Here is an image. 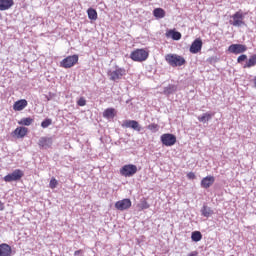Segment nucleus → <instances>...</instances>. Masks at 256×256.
<instances>
[{"label": "nucleus", "mask_w": 256, "mask_h": 256, "mask_svg": "<svg viewBox=\"0 0 256 256\" xmlns=\"http://www.w3.org/2000/svg\"><path fill=\"white\" fill-rule=\"evenodd\" d=\"M165 59L170 67H182V65H185V63H187L183 56L177 54H167L165 56Z\"/></svg>", "instance_id": "nucleus-1"}, {"label": "nucleus", "mask_w": 256, "mask_h": 256, "mask_svg": "<svg viewBox=\"0 0 256 256\" xmlns=\"http://www.w3.org/2000/svg\"><path fill=\"white\" fill-rule=\"evenodd\" d=\"M148 57H149V52L143 49H137L133 51L130 55L131 60L138 61V63L147 61Z\"/></svg>", "instance_id": "nucleus-2"}, {"label": "nucleus", "mask_w": 256, "mask_h": 256, "mask_svg": "<svg viewBox=\"0 0 256 256\" xmlns=\"http://www.w3.org/2000/svg\"><path fill=\"white\" fill-rule=\"evenodd\" d=\"M79 62V55L74 54L72 56H67L60 62V66H62L64 69H71V67H74Z\"/></svg>", "instance_id": "nucleus-3"}, {"label": "nucleus", "mask_w": 256, "mask_h": 256, "mask_svg": "<svg viewBox=\"0 0 256 256\" xmlns=\"http://www.w3.org/2000/svg\"><path fill=\"white\" fill-rule=\"evenodd\" d=\"M243 19H245V15L240 10L231 16L229 23L230 25H233V27H243V25H245V21H243Z\"/></svg>", "instance_id": "nucleus-4"}, {"label": "nucleus", "mask_w": 256, "mask_h": 256, "mask_svg": "<svg viewBox=\"0 0 256 256\" xmlns=\"http://www.w3.org/2000/svg\"><path fill=\"white\" fill-rule=\"evenodd\" d=\"M160 141L165 147H173V145L177 143V136L170 133L162 134L160 137Z\"/></svg>", "instance_id": "nucleus-5"}, {"label": "nucleus", "mask_w": 256, "mask_h": 256, "mask_svg": "<svg viewBox=\"0 0 256 256\" xmlns=\"http://www.w3.org/2000/svg\"><path fill=\"white\" fill-rule=\"evenodd\" d=\"M137 173V166L135 164H126L120 169L122 177H133Z\"/></svg>", "instance_id": "nucleus-6"}, {"label": "nucleus", "mask_w": 256, "mask_h": 256, "mask_svg": "<svg viewBox=\"0 0 256 256\" xmlns=\"http://www.w3.org/2000/svg\"><path fill=\"white\" fill-rule=\"evenodd\" d=\"M25 174L23 173V171L21 169H16L14 170L12 173L7 174L6 176H4V181L6 183H12V181H20L21 178L24 176Z\"/></svg>", "instance_id": "nucleus-7"}, {"label": "nucleus", "mask_w": 256, "mask_h": 256, "mask_svg": "<svg viewBox=\"0 0 256 256\" xmlns=\"http://www.w3.org/2000/svg\"><path fill=\"white\" fill-rule=\"evenodd\" d=\"M125 73V69L116 67L115 70H110L108 72V76L110 77V81H119L120 79H123Z\"/></svg>", "instance_id": "nucleus-8"}, {"label": "nucleus", "mask_w": 256, "mask_h": 256, "mask_svg": "<svg viewBox=\"0 0 256 256\" xmlns=\"http://www.w3.org/2000/svg\"><path fill=\"white\" fill-rule=\"evenodd\" d=\"M131 205H132L131 199L125 198V199L117 201L115 203V208L118 211H127V209H130Z\"/></svg>", "instance_id": "nucleus-9"}, {"label": "nucleus", "mask_w": 256, "mask_h": 256, "mask_svg": "<svg viewBox=\"0 0 256 256\" xmlns=\"http://www.w3.org/2000/svg\"><path fill=\"white\" fill-rule=\"evenodd\" d=\"M228 51L229 53H233L234 55H239L247 51V46L243 44H232L229 46Z\"/></svg>", "instance_id": "nucleus-10"}, {"label": "nucleus", "mask_w": 256, "mask_h": 256, "mask_svg": "<svg viewBox=\"0 0 256 256\" xmlns=\"http://www.w3.org/2000/svg\"><path fill=\"white\" fill-rule=\"evenodd\" d=\"M122 127H126V129H133L134 131H141V125H139L137 120H125Z\"/></svg>", "instance_id": "nucleus-11"}, {"label": "nucleus", "mask_w": 256, "mask_h": 256, "mask_svg": "<svg viewBox=\"0 0 256 256\" xmlns=\"http://www.w3.org/2000/svg\"><path fill=\"white\" fill-rule=\"evenodd\" d=\"M38 145L42 147V149H49V147L53 145V138L41 137L38 141Z\"/></svg>", "instance_id": "nucleus-12"}, {"label": "nucleus", "mask_w": 256, "mask_h": 256, "mask_svg": "<svg viewBox=\"0 0 256 256\" xmlns=\"http://www.w3.org/2000/svg\"><path fill=\"white\" fill-rule=\"evenodd\" d=\"M215 183V177L214 176H206L201 180V187L203 189H209L211 185Z\"/></svg>", "instance_id": "nucleus-13"}, {"label": "nucleus", "mask_w": 256, "mask_h": 256, "mask_svg": "<svg viewBox=\"0 0 256 256\" xmlns=\"http://www.w3.org/2000/svg\"><path fill=\"white\" fill-rule=\"evenodd\" d=\"M13 253V250L11 249V246L7 243L0 244V256H11Z\"/></svg>", "instance_id": "nucleus-14"}, {"label": "nucleus", "mask_w": 256, "mask_h": 256, "mask_svg": "<svg viewBox=\"0 0 256 256\" xmlns=\"http://www.w3.org/2000/svg\"><path fill=\"white\" fill-rule=\"evenodd\" d=\"M203 47V41L201 39H196L190 46V53H199Z\"/></svg>", "instance_id": "nucleus-15"}, {"label": "nucleus", "mask_w": 256, "mask_h": 256, "mask_svg": "<svg viewBox=\"0 0 256 256\" xmlns=\"http://www.w3.org/2000/svg\"><path fill=\"white\" fill-rule=\"evenodd\" d=\"M15 5L13 0H0V11H7Z\"/></svg>", "instance_id": "nucleus-16"}, {"label": "nucleus", "mask_w": 256, "mask_h": 256, "mask_svg": "<svg viewBox=\"0 0 256 256\" xmlns=\"http://www.w3.org/2000/svg\"><path fill=\"white\" fill-rule=\"evenodd\" d=\"M27 105H29V103L25 99H21L14 103L13 109L14 111H23Z\"/></svg>", "instance_id": "nucleus-17"}, {"label": "nucleus", "mask_w": 256, "mask_h": 256, "mask_svg": "<svg viewBox=\"0 0 256 256\" xmlns=\"http://www.w3.org/2000/svg\"><path fill=\"white\" fill-rule=\"evenodd\" d=\"M28 131H29V129H27L25 127H18L13 131V135H15L17 137V139H23V137H25V135H27Z\"/></svg>", "instance_id": "nucleus-18"}, {"label": "nucleus", "mask_w": 256, "mask_h": 256, "mask_svg": "<svg viewBox=\"0 0 256 256\" xmlns=\"http://www.w3.org/2000/svg\"><path fill=\"white\" fill-rule=\"evenodd\" d=\"M173 93H177V85L175 84H170L164 87V90L162 92V94L166 95V97H169V95H173Z\"/></svg>", "instance_id": "nucleus-19"}, {"label": "nucleus", "mask_w": 256, "mask_h": 256, "mask_svg": "<svg viewBox=\"0 0 256 256\" xmlns=\"http://www.w3.org/2000/svg\"><path fill=\"white\" fill-rule=\"evenodd\" d=\"M214 113L211 112H206L204 114H202L201 116H198V121L200 123H209V121H211L214 117Z\"/></svg>", "instance_id": "nucleus-20"}, {"label": "nucleus", "mask_w": 256, "mask_h": 256, "mask_svg": "<svg viewBox=\"0 0 256 256\" xmlns=\"http://www.w3.org/2000/svg\"><path fill=\"white\" fill-rule=\"evenodd\" d=\"M166 37H171V39H173V41H179L181 39V34L178 31L175 30H169L166 33Z\"/></svg>", "instance_id": "nucleus-21"}, {"label": "nucleus", "mask_w": 256, "mask_h": 256, "mask_svg": "<svg viewBox=\"0 0 256 256\" xmlns=\"http://www.w3.org/2000/svg\"><path fill=\"white\" fill-rule=\"evenodd\" d=\"M201 215L203 217H211V215H213V209H211V207L207 206V205H204L202 208H201Z\"/></svg>", "instance_id": "nucleus-22"}, {"label": "nucleus", "mask_w": 256, "mask_h": 256, "mask_svg": "<svg viewBox=\"0 0 256 256\" xmlns=\"http://www.w3.org/2000/svg\"><path fill=\"white\" fill-rule=\"evenodd\" d=\"M103 117L105 119H114L115 118V108H108L103 112Z\"/></svg>", "instance_id": "nucleus-23"}, {"label": "nucleus", "mask_w": 256, "mask_h": 256, "mask_svg": "<svg viewBox=\"0 0 256 256\" xmlns=\"http://www.w3.org/2000/svg\"><path fill=\"white\" fill-rule=\"evenodd\" d=\"M153 15L156 19H163L165 17V10L163 8H156L153 10Z\"/></svg>", "instance_id": "nucleus-24"}, {"label": "nucleus", "mask_w": 256, "mask_h": 256, "mask_svg": "<svg viewBox=\"0 0 256 256\" xmlns=\"http://www.w3.org/2000/svg\"><path fill=\"white\" fill-rule=\"evenodd\" d=\"M256 65V55L251 56L246 64L244 65V69H251V67H255Z\"/></svg>", "instance_id": "nucleus-25"}, {"label": "nucleus", "mask_w": 256, "mask_h": 256, "mask_svg": "<svg viewBox=\"0 0 256 256\" xmlns=\"http://www.w3.org/2000/svg\"><path fill=\"white\" fill-rule=\"evenodd\" d=\"M87 13H88V18L91 20V21H97V10L93 9V8H89L87 10Z\"/></svg>", "instance_id": "nucleus-26"}, {"label": "nucleus", "mask_w": 256, "mask_h": 256, "mask_svg": "<svg viewBox=\"0 0 256 256\" xmlns=\"http://www.w3.org/2000/svg\"><path fill=\"white\" fill-rule=\"evenodd\" d=\"M191 239L195 243H199V241H201V239H203V235L199 231H194V232H192Z\"/></svg>", "instance_id": "nucleus-27"}, {"label": "nucleus", "mask_w": 256, "mask_h": 256, "mask_svg": "<svg viewBox=\"0 0 256 256\" xmlns=\"http://www.w3.org/2000/svg\"><path fill=\"white\" fill-rule=\"evenodd\" d=\"M33 123V119L31 117L28 118H22L19 121V125H25L26 127H29Z\"/></svg>", "instance_id": "nucleus-28"}, {"label": "nucleus", "mask_w": 256, "mask_h": 256, "mask_svg": "<svg viewBox=\"0 0 256 256\" xmlns=\"http://www.w3.org/2000/svg\"><path fill=\"white\" fill-rule=\"evenodd\" d=\"M52 124H53V120L51 118H46L44 121H42L41 128L47 129V127H49Z\"/></svg>", "instance_id": "nucleus-29"}, {"label": "nucleus", "mask_w": 256, "mask_h": 256, "mask_svg": "<svg viewBox=\"0 0 256 256\" xmlns=\"http://www.w3.org/2000/svg\"><path fill=\"white\" fill-rule=\"evenodd\" d=\"M148 129L152 133H157V131H159V126L157 124L153 123V124L148 125Z\"/></svg>", "instance_id": "nucleus-30"}, {"label": "nucleus", "mask_w": 256, "mask_h": 256, "mask_svg": "<svg viewBox=\"0 0 256 256\" xmlns=\"http://www.w3.org/2000/svg\"><path fill=\"white\" fill-rule=\"evenodd\" d=\"M58 184L59 183L57 182V179L51 178L49 187H50V189H56Z\"/></svg>", "instance_id": "nucleus-31"}, {"label": "nucleus", "mask_w": 256, "mask_h": 256, "mask_svg": "<svg viewBox=\"0 0 256 256\" xmlns=\"http://www.w3.org/2000/svg\"><path fill=\"white\" fill-rule=\"evenodd\" d=\"M140 209H149L150 205L147 202V200H141L140 204H139Z\"/></svg>", "instance_id": "nucleus-32"}, {"label": "nucleus", "mask_w": 256, "mask_h": 256, "mask_svg": "<svg viewBox=\"0 0 256 256\" xmlns=\"http://www.w3.org/2000/svg\"><path fill=\"white\" fill-rule=\"evenodd\" d=\"M217 61H219L217 56H212V57L207 59V63H210V65H215V63H217Z\"/></svg>", "instance_id": "nucleus-33"}, {"label": "nucleus", "mask_w": 256, "mask_h": 256, "mask_svg": "<svg viewBox=\"0 0 256 256\" xmlns=\"http://www.w3.org/2000/svg\"><path fill=\"white\" fill-rule=\"evenodd\" d=\"M77 105H79V107H85V105H87V100H85L83 97H81V98L77 101Z\"/></svg>", "instance_id": "nucleus-34"}, {"label": "nucleus", "mask_w": 256, "mask_h": 256, "mask_svg": "<svg viewBox=\"0 0 256 256\" xmlns=\"http://www.w3.org/2000/svg\"><path fill=\"white\" fill-rule=\"evenodd\" d=\"M243 61H247V55L242 54L237 58V63H242Z\"/></svg>", "instance_id": "nucleus-35"}, {"label": "nucleus", "mask_w": 256, "mask_h": 256, "mask_svg": "<svg viewBox=\"0 0 256 256\" xmlns=\"http://www.w3.org/2000/svg\"><path fill=\"white\" fill-rule=\"evenodd\" d=\"M187 177H188V179H195V173H193V172H189L188 174H187Z\"/></svg>", "instance_id": "nucleus-36"}, {"label": "nucleus", "mask_w": 256, "mask_h": 256, "mask_svg": "<svg viewBox=\"0 0 256 256\" xmlns=\"http://www.w3.org/2000/svg\"><path fill=\"white\" fill-rule=\"evenodd\" d=\"M45 99L47 101H51L53 99V95L52 94H49V95H44Z\"/></svg>", "instance_id": "nucleus-37"}, {"label": "nucleus", "mask_w": 256, "mask_h": 256, "mask_svg": "<svg viewBox=\"0 0 256 256\" xmlns=\"http://www.w3.org/2000/svg\"><path fill=\"white\" fill-rule=\"evenodd\" d=\"M188 256H199V252L193 251V252L189 253Z\"/></svg>", "instance_id": "nucleus-38"}, {"label": "nucleus", "mask_w": 256, "mask_h": 256, "mask_svg": "<svg viewBox=\"0 0 256 256\" xmlns=\"http://www.w3.org/2000/svg\"><path fill=\"white\" fill-rule=\"evenodd\" d=\"M0 211H5V204L0 201Z\"/></svg>", "instance_id": "nucleus-39"}, {"label": "nucleus", "mask_w": 256, "mask_h": 256, "mask_svg": "<svg viewBox=\"0 0 256 256\" xmlns=\"http://www.w3.org/2000/svg\"><path fill=\"white\" fill-rule=\"evenodd\" d=\"M81 253H83V250H77L74 252L75 256L81 255Z\"/></svg>", "instance_id": "nucleus-40"}, {"label": "nucleus", "mask_w": 256, "mask_h": 256, "mask_svg": "<svg viewBox=\"0 0 256 256\" xmlns=\"http://www.w3.org/2000/svg\"><path fill=\"white\" fill-rule=\"evenodd\" d=\"M0 19H1V14H0Z\"/></svg>", "instance_id": "nucleus-41"}]
</instances>
